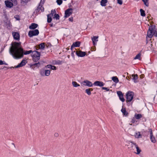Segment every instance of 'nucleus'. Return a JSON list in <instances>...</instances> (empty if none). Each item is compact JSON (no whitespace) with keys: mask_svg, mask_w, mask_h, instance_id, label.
<instances>
[{"mask_svg":"<svg viewBox=\"0 0 157 157\" xmlns=\"http://www.w3.org/2000/svg\"><path fill=\"white\" fill-rule=\"evenodd\" d=\"M10 52L13 57L18 59L23 57V55H27L32 53V50L24 51L20 42H13L10 49Z\"/></svg>","mask_w":157,"mask_h":157,"instance_id":"1","label":"nucleus"},{"mask_svg":"<svg viewBox=\"0 0 157 157\" xmlns=\"http://www.w3.org/2000/svg\"><path fill=\"white\" fill-rule=\"evenodd\" d=\"M31 56L33 60L35 62H37L40 59V54L36 51H34L32 52Z\"/></svg>","mask_w":157,"mask_h":157,"instance_id":"2","label":"nucleus"},{"mask_svg":"<svg viewBox=\"0 0 157 157\" xmlns=\"http://www.w3.org/2000/svg\"><path fill=\"white\" fill-rule=\"evenodd\" d=\"M155 28L152 26H150L147 31V36L150 38H152L155 33Z\"/></svg>","mask_w":157,"mask_h":157,"instance_id":"3","label":"nucleus"},{"mask_svg":"<svg viewBox=\"0 0 157 157\" xmlns=\"http://www.w3.org/2000/svg\"><path fill=\"white\" fill-rule=\"evenodd\" d=\"M134 96V93L132 92L129 91L126 94L127 102H130L132 100Z\"/></svg>","mask_w":157,"mask_h":157,"instance_id":"4","label":"nucleus"},{"mask_svg":"<svg viewBox=\"0 0 157 157\" xmlns=\"http://www.w3.org/2000/svg\"><path fill=\"white\" fill-rule=\"evenodd\" d=\"M81 85L82 86H87L88 87H92L93 86L92 83L87 80H85L82 82L81 83Z\"/></svg>","mask_w":157,"mask_h":157,"instance_id":"5","label":"nucleus"},{"mask_svg":"<svg viewBox=\"0 0 157 157\" xmlns=\"http://www.w3.org/2000/svg\"><path fill=\"white\" fill-rule=\"evenodd\" d=\"M39 33V32L38 29H35L34 30L29 31L28 35L30 37H32L33 36L38 35Z\"/></svg>","mask_w":157,"mask_h":157,"instance_id":"6","label":"nucleus"},{"mask_svg":"<svg viewBox=\"0 0 157 157\" xmlns=\"http://www.w3.org/2000/svg\"><path fill=\"white\" fill-rule=\"evenodd\" d=\"M137 146V145L136 143H134L132 141H130L128 143V148L131 150H134L136 148Z\"/></svg>","mask_w":157,"mask_h":157,"instance_id":"7","label":"nucleus"},{"mask_svg":"<svg viewBox=\"0 0 157 157\" xmlns=\"http://www.w3.org/2000/svg\"><path fill=\"white\" fill-rule=\"evenodd\" d=\"M73 9L71 8L68 9L65 11V17H69L72 13Z\"/></svg>","mask_w":157,"mask_h":157,"instance_id":"8","label":"nucleus"},{"mask_svg":"<svg viewBox=\"0 0 157 157\" xmlns=\"http://www.w3.org/2000/svg\"><path fill=\"white\" fill-rule=\"evenodd\" d=\"M76 54L78 56L83 57L86 55V53L85 52H82L81 51H76Z\"/></svg>","mask_w":157,"mask_h":157,"instance_id":"9","label":"nucleus"},{"mask_svg":"<svg viewBox=\"0 0 157 157\" xmlns=\"http://www.w3.org/2000/svg\"><path fill=\"white\" fill-rule=\"evenodd\" d=\"M98 36H94L91 38L93 44L94 46L96 45L97 42L98 41Z\"/></svg>","mask_w":157,"mask_h":157,"instance_id":"10","label":"nucleus"},{"mask_svg":"<svg viewBox=\"0 0 157 157\" xmlns=\"http://www.w3.org/2000/svg\"><path fill=\"white\" fill-rule=\"evenodd\" d=\"M94 85L97 86H102L104 85V84L102 82L96 81L94 82Z\"/></svg>","mask_w":157,"mask_h":157,"instance_id":"11","label":"nucleus"},{"mask_svg":"<svg viewBox=\"0 0 157 157\" xmlns=\"http://www.w3.org/2000/svg\"><path fill=\"white\" fill-rule=\"evenodd\" d=\"M26 62L25 60H22L21 62L17 66L14 67L15 68H18L23 66H24L26 63Z\"/></svg>","mask_w":157,"mask_h":157,"instance_id":"12","label":"nucleus"},{"mask_svg":"<svg viewBox=\"0 0 157 157\" xmlns=\"http://www.w3.org/2000/svg\"><path fill=\"white\" fill-rule=\"evenodd\" d=\"M12 35L14 39L15 40H19L20 38L19 34L17 32H13L12 33Z\"/></svg>","mask_w":157,"mask_h":157,"instance_id":"13","label":"nucleus"},{"mask_svg":"<svg viewBox=\"0 0 157 157\" xmlns=\"http://www.w3.org/2000/svg\"><path fill=\"white\" fill-rule=\"evenodd\" d=\"M134 136L135 138L137 139L141 138L142 137V135L141 134L140 132H135Z\"/></svg>","mask_w":157,"mask_h":157,"instance_id":"14","label":"nucleus"},{"mask_svg":"<svg viewBox=\"0 0 157 157\" xmlns=\"http://www.w3.org/2000/svg\"><path fill=\"white\" fill-rule=\"evenodd\" d=\"M5 3L6 6L9 8H11L13 6V3L8 1H5Z\"/></svg>","mask_w":157,"mask_h":157,"instance_id":"15","label":"nucleus"},{"mask_svg":"<svg viewBox=\"0 0 157 157\" xmlns=\"http://www.w3.org/2000/svg\"><path fill=\"white\" fill-rule=\"evenodd\" d=\"M132 79L134 80V82H137L138 81L137 79H138V75L137 74L132 75Z\"/></svg>","mask_w":157,"mask_h":157,"instance_id":"16","label":"nucleus"},{"mask_svg":"<svg viewBox=\"0 0 157 157\" xmlns=\"http://www.w3.org/2000/svg\"><path fill=\"white\" fill-rule=\"evenodd\" d=\"M38 26V25L35 23H32L29 26V28L31 29H33L36 28Z\"/></svg>","mask_w":157,"mask_h":157,"instance_id":"17","label":"nucleus"},{"mask_svg":"<svg viewBox=\"0 0 157 157\" xmlns=\"http://www.w3.org/2000/svg\"><path fill=\"white\" fill-rule=\"evenodd\" d=\"M93 90L92 88H88L85 90V92L88 95H90L91 94V91Z\"/></svg>","mask_w":157,"mask_h":157,"instance_id":"18","label":"nucleus"},{"mask_svg":"<svg viewBox=\"0 0 157 157\" xmlns=\"http://www.w3.org/2000/svg\"><path fill=\"white\" fill-rule=\"evenodd\" d=\"M73 86L74 87H77L80 86V85L78 84L76 82L73 81L72 82Z\"/></svg>","mask_w":157,"mask_h":157,"instance_id":"19","label":"nucleus"},{"mask_svg":"<svg viewBox=\"0 0 157 157\" xmlns=\"http://www.w3.org/2000/svg\"><path fill=\"white\" fill-rule=\"evenodd\" d=\"M112 79L116 83H117L119 82V79L117 76H113L112 78Z\"/></svg>","mask_w":157,"mask_h":157,"instance_id":"20","label":"nucleus"},{"mask_svg":"<svg viewBox=\"0 0 157 157\" xmlns=\"http://www.w3.org/2000/svg\"><path fill=\"white\" fill-rule=\"evenodd\" d=\"M46 67L48 68H51L52 70H56L57 69L56 67L55 66L51 65H48Z\"/></svg>","mask_w":157,"mask_h":157,"instance_id":"21","label":"nucleus"},{"mask_svg":"<svg viewBox=\"0 0 157 157\" xmlns=\"http://www.w3.org/2000/svg\"><path fill=\"white\" fill-rule=\"evenodd\" d=\"M107 2V0H101V5L102 6H105Z\"/></svg>","mask_w":157,"mask_h":157,"instance_id":"22","label":"nucleus"},{"mask_svg":"<svg viewBox=\"0 0 157 157\" xmlns=\"http://www.w3.org/2000/svg\"><path fill=\"white\" fill-rule=\"evenodd\" d=\"M80 43L79 41H77L73 44V46L74 47H79L80 46Z\"/></svg>","mask_w":157,"mask_h":157,"instance_id":"23","label":"nucleus"},{"mask_svg":"<svg viewBox=\"0 0 157 157\" xmlns=\"http://www.w3.org/2000/svg\"><path fill=\"white\" fill-rule=\"evenodd\" d=\"M50 74V71L49 70H45L44 71V75L46 76H48Z\"/></svg>","mask_w":157,"mask_h":157,"instance_id":"24","label":"nucleus"},{"mask_svg":"<svg viewBox=\"0 0 157 157\" xmlns=\"http://www.w3.org/2000/svg\"><path fill=\"white\" fill-rule=\"evenodd\" d=\"M56 13V11L55 10H52L51 11V13L49 14H48V15L50 17H52Z\"/></svg>","mask_w":157,"mask_h":157,"instance_id":"25","label":"nucleus"},{"mask_svg":"<svg viewBox=\"0 0 157 157\" xmlns=\"http://www.w3.org/2000/svg\"><path fill=\"white\" fill-rule=\"evenodd\" d=\"M141 54L140 53H138L136 56L134 58V59H139V60L141 59Z\"/></svg>","mask_w":157,"mask_h":157,"instance_id":"26","label":"nucleus"},{"mask_svg":"<svg viewBox=\"0 0 157 157\" xmlns=\"http://www.w3.org/2000/svg\"><path fill=\"white\" fill-rule=\"evenodd\" d=\"M45 46V43H43L38 45V47H39V48L43 49L44 48Z\"/></svg>","mask_w":157,"mask_h":157,"instance_id":"27","label":"nucleus"},{"mask_svg":"<svg viewBox=\"0 0 157 157\" xmlns=\"http://www.w3.org/2000/svg\"><path fill=\"white\" fill-rule=\"evenodd\" d=\"M137 119H139L142 117V116L141 114H136L134 116Z\"/></svg>","mask_w":157,"mask_h":157,"instance_id":"28","label":"nucleus"},{"mask_svg":"<svg viewBox=\"0 0 157 157\" xmlns=\"http://www.w3.org/2000/svg\"><path fill=\"white\" fill-rule=\"evenodd\" d=\"M140 12L141 15L142 16L144 17L145 16V11L142 9L140 10Z\"/></svg>","mask_w":157,"mask_h":157,"instance_id":"29","label":"nucleus"},{"mask_svg":"<svg viewBox=\"0 0 157 157\" xmlns=\"http://www.w3.org/2000/svg\"><path fill=\"white\" fill-rule=\"evenodd\" d=\"M150 139L151 140V141L153 143H155L156 142V140L155 139V138L152 136H150Z\"/></svg>","mask_w":157,"mask_h":157,"instance_id":"30","label":"nucleus"},{"mask_svg":"<svg viewBox=\"0 0 157 157\" xmlns=\"http://www.w3.org/2000/svg\"><path fill=\"white\" fill-rule=\"evenodd\" d=\"M121 111L124 115H127L128 113L127 112H126L125 108H122L121 109Z\"/></svg>","mask_w":157,"mask_h":157,"instance_id":"31","label":"nucleus"},{"mask_svg":"<svg viewBox=\"0 0 157 157\" xmlns=\"http://www.w3.org/2000/svg\"><path fill=\"white\" fill-rule=\"evenodd\" d=\"M136 151H137V152L136 153L137 154H139L141 152V150L140 149V148H139V147H138V146L137 145L136 146Z\"/></svg>","mask_w":157,"mask_h":157,"instance_id":"32","label":"nucleus"},{"mask_svg":"<svg viewBox=\"0 0 157 157\" xmlns=\"http://www.w3.org/2000/svg\"><path fill=\"white\" fill-rule=\"evenodd\" d=\"M142 1L144 2V5L148 7L149 6V3L148 2V0H142Z\"/></svg>","mask_w":157,"mask_h":157,"instance_id":"33","label":"nucleus"},{"mask_svg":"<svg viewBox=\"0 0 157 157\" xmlns=\"http://www.w3.org/2000/svg\"><path fill=\"white\" fill-rule=\"evenodd\" d=\"M52 17L47 15V21L48 22L50 23L51 22L52 20Z\"/></svg>","mask_w":157,"mask_h":157,"instance_id":"34","label":"nucleus"},{"mask_svg":"<svg viewBox=\"0 0 157 157\" xmlns=\"http://www.w3.org/2000/svg\"><path fill=\"white\" fill-rule=\"evenodd\" d=\"M8 65V64L7 63H6L5 62L2 61V60H0V65Z\"/></svg>","mask_w":157,"mask_h":157,"instance_id":"35","label":"nucleus"},{"mask_svg":"<svg viewBox=\"0 0 157 157\" xmlns=\"http://www.w3.org/2000/svg\"><path fill=\"white\" fill-rule=\"evenodd\" d=\"M119 98H120V100L122 102H124V101L125 100H124V98L123 95H121V96H119Z\"/></svg>","mask_w":157,"mask_h":157,"instance_id":"36","label":"nucleus"},{"mask_svg":"<svg viewBox=\"0 0 157 157\" xmlns=\"http://www.w3.org/2000/svg\"><path fill=\"white\" fill-rule=\"evenodd\" d=\"M54 18H55L56 20H59V16L58 14L55 13Z\"/></svg>","mask_w":157,"mask_h":157,"instance_id":"37","label":"nucleus"},{"mask_svg":"<svg viewBox=\"0 0 157 157\" xmlns=\"http://www.w3.org/2000/svg\"><path fill=\"white\" fill-rule=\"evenodd\" d=\"M56 2L58 5H60L62 3L63 1L62 0H57Z\"/></svg>","mask_w":157,"mask_h":157,"instance_id":"38","label":"nucleus"},{"mask_svg":"<svg viewBox=\"0 0 157 157\" xmlns=\"http://www.w3.org/2000/svg\"><path fill=\"white\" fill-rule=\"evenodd\" d=\"M33 64L36 67H40V62H38V63H35Z\"/></svg>","mask_w":157,"mask_h":157,"instance_id":"39","label":"nucleus"},{"mask_svg":"<svg viewBox=\"0 0 157 157\" xmlns=\"http://www.w3.org/2000/svg\"><path fill=\"white\" fill-rule=\"evenodd\" d=\"M28 1V0H21V3L23 4L27 3Z\"/></svg>","mask_w":157,"mask_h":157,"instance_id":"40","label":"nucleus"},{"mask_svg":"<svg viewBox=\"0 0 157 157\" xmlns=\"http://www.w3.org/2000/svg\"><path fill=\"white\" fill-rule=\"evenodd\" d=\"M117 3L121 5L123 3V1L122 0H117Z\"/></svg>","mask_w":157,"mask_h":157,"instance_id":"41","label":"nucleus"},{"mask_svg":"<svg viewBox=\"0 0 157 157\" xmlns=\"http://www.w3.org/2000/svg\"><path fill=\"white\" fill-rule=\"evenodd\" d=\"M117 93L119 96L123 95L122 92L120 91H117Z\"/></svg>","mask_w":157,"mask_h":157,"instance_id":"42","label":"nucleus"},{"mask_svg":"<svg viewBox=\"0 0 157 157\" xmlns=\"http://www.w3.org/2000/svg\"><path fill=\"white\" fill-rule=\"evenodd\" d=\"M149 132L150 133V136H152L153 135H152V130L151 129H150L149 130Z\"/></svg>","mask_w":157,"mask_h":157,"instance_id":"43","label":"nucleus"},{"mask_svg":"<svg viewBox=\"0 0 157 157\" xmlns=\"http://www.w3.org/2000/svg\"><path fill=\"white\" fill-rule=\"evenodd\" d=\"M102 89L104 90H106L107 91H108L109 90V89L107 87H102Z\"/></svg>","mask_w":157,"mask_h":157,"instance_id":"44","label":"nucleus"},{"mask_svg":"<svg viewBox=\"0 0 157 157\" xmlns=\"http://www.w3.org/2000/svg\"><path fill=\"white\" fill-rule=\"evenodd\" d=\"M14 17L18 20H20L19 17L17 15H16Z\"/></svg>","mask_w":157,"mask_h":157,"instance_id":"45","label":"nucleus"},{"mask_svg":"<svg viewBox=\"0 0 157 157\" xmlns=\"http://www.w3.org/2000/svg\"><path fill=\"white\" fill-rule=\"evenodd\" d=\"M35 66L34 65V64H32L30 65V67H31L32 69H34L35 68Z\"/></svg>","mask_w":157,"mask_h":157,"instance_id":"46","label":"nucleus"},{"mask_svg":"<svg viewBox=\"0 0 157 157\" xmlns=\"http://www.w3.org/2000/svg\"><path fill=\"white\" fill-rule=\"evenodd\" d=\"M54 136L56 137L58 136L59 134L58 133H55L54 134Z\"/></svg>","mask_w":157,"mask_h":157,"instance_id":"47","label":"nucleus"},{"mask_svg":"<svg viewBox=\"0 0 157 157\" xmlns=\"http://www.w3.org/2000/svg\"><path fill=\"white\" fill-rule=\"evenodd\" d=\"M154 35L155 36L157 37V30H155V31Z\"/></svg>","mask_w":157,"mask_h":157,"instance_id":"48","label":"nucleus"},{"mask_svg":"<svg viewBox=\"0 0 157 157\" xmlns=\"http://www.w3.org/2000/svg\"><path fill=\"white\" fill-rule=\"evenodd\" d=\"M40 75L42 76H44V72H43L41 71L40 72Z\"/></svg>","mask_w":157,"mask_h":157,"instance_id":"49","label":"nucleus"},{"mask_svg":"<svg viewBox=\"0 0 157 157\" xmlns=\"http://www.w3.org/2000/svg\"><path fill=\"white\" fill-rule=\"evenodd\" d=\"M144 77V74H142L140 75V77L141 78H143Z\"/></svg>","mask_w":157,"mask_h":157,"instance_id":"50","label":"nucleus"},{"mask_svg":"<svg viewBox=\"0 0 157 157\" xmlns=\"http://www.w3.org/2000/svg\"><path fill=\"white\" fill-rule=\"evenodd\" d=\"M12 2L14 3V4H16V0H11Z\"/></svg>","mask_w":157,"mask_h":157,"instance_id":"51","label":"nucleus"},{"mask_svg":"<svg viewBox=\"0 0 157 157\" xmlns=\"http://www.w3.org/2000/svg\"><path fill=\"white\" fill-rule=\"evenodd\" d=\"M69 20L70 21L72 22L73 21V18L72 17L69 18Z\"/></svg>","mask_w":157,"mask_h":157,"instance_id":"52","label":"nucleus"},{"mask_svg":"<svg viewBox=\"0 0 157 157\" xmlns=\"http://www.w3.org/2000/svg\"><path fill=\"white\" fill-rule=\"evenodd\" d=\"M74 47V46H73V44L72 45L71 47V50H72L73 48Z\"/></svg>","mask_w":157,"mask_h":157,"instance_id":"53","label":"nucleus"},{"mask_svg":"<svg viewBox=\"0 0 157 157\" xmlns=\"http://www.w3.org/2000/svg\"><path fill=\"white\" fill-rule=\"evenodd\" d=\"M132 122L133 123H134L135 122V120L133 119L132 120Z\"/></svg>","mask_w":157,"mask_h":157,"instance_id":"54","label":"nucleus"},{"mask_svg":"<svg viewBox=\"0 0 157 157\" xmlns=\"http://www.w3.org/2000/svg\"><path fill=\"white\" fill-rule=\"evenodd\" d=\"M129 77H126V78L127 79H128V78H129Z\"/></svg>","mask_w":157,"mask_h":157,"instance_id":"55","label":"nucleus"},{"mask_svg":"<svg viewBox=\"0 0 157 157\" xmlns=\"http://www.w3.org/2000/svg\"><path fill=\"white\" fill-rule=\"evenodd\" d=\"M46 46H47V47H48V46L47 45H46Z\"/></svg>","mask_w":157,"mask_h":157,"instance_id":"56","label":"nucleus"},{"mask_svg":"<svg viewBox=\"0 0 157 157\" xmlns=\"http://www.w3.org/2000/svg\"><path fill=\"white\" fill-rule=\"evenodd\" d=\"M130 125H132V124H130Z\"/></svg>","mask_w":157,"mask_h":157,"instance_id":"57","label":"nucleus"},{"mask_svg":"<svg viewBox=\"0 0 157 157\" xmlns=\"http://www.w3.org/2000/svg\"><path fill=\"white\" fill-rule=\"evenodd\" d=\"M97 1H98V0H97Z\"/></svg>","mask_w":157,"mask_h":157,"instance_id":"58","label":"nucleus"}]
</instances>
